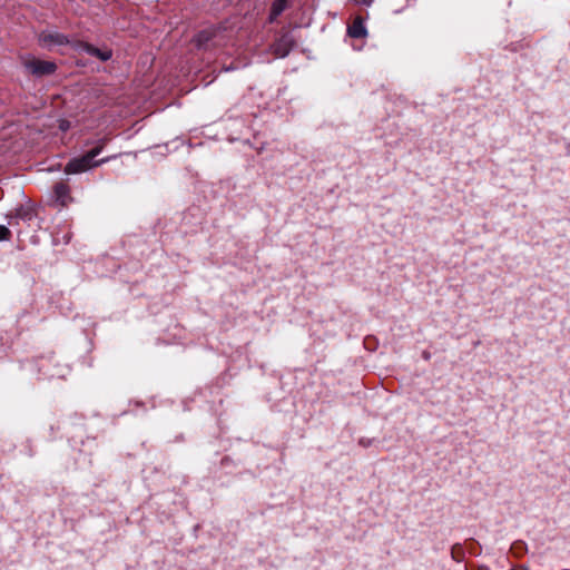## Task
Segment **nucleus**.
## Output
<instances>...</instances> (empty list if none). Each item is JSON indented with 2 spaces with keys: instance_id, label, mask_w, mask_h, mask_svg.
Returning <instances> with one entry per match:
<instances>
[{
  "instance_id": "nucleus-12",
  "label": "nucleus",
  "mask_w": 570,
  "mask_h": 570,
  "mask_svg": "<svg viewBox=\"0 0 570 570\" xmlns=\"http://www.w3.org/2000/svg\"><path fill=\"white\" fill-rule=\"evenodd\" d=\"M69 240H70V236H68V235L63 236V243L65 244L69 243Z\"/></svg>"
},
{
  "instance_id": "nucleus-9",
  "label": "nucleus",
  "mask_w": 570,
  "mask_h": 570,
  "mask_svg": "<svg viewBox=\"0 0 570 570\" xmlns=\"http://www.w3.org/2000/svg\"><path fill=\"white\" fill-rule=\"evenodd\" d=\"M209 40V35L207 31H203L200 32L197 38H196V42H197V46H203L205 41H208Z\"/></svg>"
},
{
  "instance_id": "nucleus-5",
  "label": "nucleus",
  "mask_w": 570,
  "mask_h": 570,
  "mask_svg": "<svg viewBox=\"0 0 570 570\" xmlns=\"http://www.w3.org/2000/svg\"><path fill=\"white\" fill-rule=\"evenodd\" d=\"M347 33L350 37L356 39L366 37L367 31L363 20L360 17L355 18L353 23L347 28Z\"/></svg>"
},
{
  "instance_id": "nucleus-6",
  "label": "nucleus",
  "mask_w": 570,
  "mask_h": 570,
  "mask_svg": "<svg viewBox=\"0 0 570 570\" xmlns=\"http://www.w3.org/2000/svg\"><path fill=\"white\" fill-rule=\"evenodd\" d=\"M70 190H69V187L66 185V184H57L56 187H55V196H56V199L61 204V205H66L69 199H70V195H69Z\"/></svg>"
},
{
  "instance_id": "nucleus-1",
  "label": "nucleus",
  "mask_w": 570,
  "mask_h": 570,
  "mask_svg": "<svg viewBox=\"0 0 570 570\" xmlns=\"http://www.w3.org/2000/svg\"><path fill=\"white\" fill-rule=\"evenodd\" d=\"M102 151V142L87 154L72 158L65 167V173L68 175L81 174L88 171L101 164L111 159V157L95 160V158Z\"/></svg>"
},
{
  "instance_id": "nucleus-10",
  "label": "nucleus",
  "mask_w": 570,
  "mask_h": 570,
  "mask_svg": "<svg viewBox=\"0 0 570 570\" xmlns=\"http://www.w3.org/2000/svg\"><path fill=\"white\" fill-rule=\"evenodd\" d=\"M10 235H11V233H10L9 228H7L3 225H0V242L9 239Z\"/></svg>"
},
{
  "instance_id": "nucleus-3",
  "label": "nucleus",
  "mask_w": 570,
  "mask_h": 570,
  "mask_svg": "<svg viewBox=\"0 0 570 570\" xmlns=\"http://www.w3.org/2000/svg\"><path fill=\"white\" fill-rule=\"evenodd\" d=\"M39 42L43 48L52 49L53 47L68 43V39L57 31L45 30L39 35Z\"/></svg>"
},
{
  "instance_id": "nucleus-2",
  "label": "nucleus",
  "mask_w": 570,
  "mask_h": 570,
  "mask_svg": "<svg viewBox=\"0 0 570 570\" xmlns=\"http://www.w3.org/2000/svg\"><path fill=\"white\" fill-rule=\"evenodd\" d=\"M24 67L30 73L38 77L53 73L56 70V65L53 62L38 59L24 61Z\"/></svg>"
},
{
  "instance_id": "nucleus-4",
  "label": "nucleus",
  "mask_w": 570,
  "mask_h": 570,
  "mask_svg": "<svg viewBox=\"0 0 570 570\" xmlns=\"http://www.w3.org/2000/svg\"><path fill=\"white\" fill-rule=\"evenodd\" d=\"M293 45L291 36L284 35L273 43L272 51L277 58H284L289 53Z\"/></svg>"
},
{
  "instance_id": "nucleus-8",
  "label": "nucleus",
  "mask_w": 570,
  "mask_h": 570,
  "mask_svg": "<svg viewBox=\"0 0 570 570\" xmlns=\"http://www.w3.org/2000/svg\"><path fill=\"white\" fill-rule=\"evenodd\" d=\"M85 49L89 55L96 56L102 61H106L111 58V51L108 49L101 50V49L95 48L91 45H86Z\"/></svg>"
},
{
  "instance_id": "nucleus-7",
  "label": "nucleus",
  "mask_w": 570,
  "mask_h": 570,
  "mask_svg": "<svg viewBox=\"0 0 570 570\" xmlns=\"http://www.w3.org/2000/svg\"><path fill=\"white\" fill-rule=\"evenodd\" d=\"M288 0H274L269 20L274 21L287 7Z\"/></svg>"
},
{
  "instance_id": "nucleus-11",
  "label": "nucleus",
  "mask_w": 570,
  "mask_h": 570,
  "mask_svg": "<svg viewBox=\"0 0 570 570\" xmlns=\"http://www.w3.org/2000/svg\"><path fill=\"white\" fill-rule=\"evenodd\" d=\"M59 127L61 130H67L69 128V124L66 120H62Z\"/></svg>"
}]
</instances>
